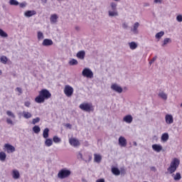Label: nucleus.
<instances>
[{
	"label": "nucleus",
	"instance_id": "f257e3e1",
	"mask_svg": "<svg viewBox=\"0 0 182 182\" xmlns=\"http://www.w3.org/2000/svg\"><path fill=\"white\" fill-rule=\"evenodd\" d=\"M50 97H52L50 92L46 89H43L39 92L38 96L35 98V102L36 103H45V100H48Z\"/></svg>",
	"mask_w": 182,
	"mask_h": 182
},
{
	"label": "nucleus",
	"instance_id": "f03ea898",
	"mask_svg": "<svg viewBox=\"0 0 182 182\" xmlns=\"http://www.w3.org/2000/svg\"><path fill=\"white\" fill-rule=\"evenodd\" d=\"M179 166H180V159L177 158H174L171 162L170 166L167 168V170L170 174H173V173H176Z\"/></svg>",
	"mask_w": 182,
	"mask_h": 182
},
{
	"label": "nucleus",
	"instance_id": "7ed1b4c3",
	"mask_svg": "<svg viewBox=\"0 0 182 182\" xmlns=\"http://www.w3.org/2000/svg\"><path fill=\"white\" fill-rule=\"evenodd\" d=\"M70 174H72V171L66 168H64L58 171V178L60 180L69 178V177H70Z\"/></svg>",
	"mask_w": 182,
	"mask_h": 182
},
{
	"label": "nucleus",
	"instance_id": "20e7f679",
	"mask_svg": "<svg viewBox=\"0 0 182 182\" xmlns=\"http://www.w3.org/2000/svg\"><path fill=\"white\" fill-rule=\"evenodd\" d=\"M108 16H119V12L117 11V4L114 2L110 3V9L108 10Z\"/></svg>",
	"mask_w": 182,
	"mask_h": 182
},
{
	"label": "nucleus",
	"instance_id": "39448f33",
	"mask_svg": "<svg viewBox=\"0 0 182 182\" xmlns=\"http://www.w3.org/2000/svg\"><path fill=\"white\" fill-rule=\"evenodd\" d=\"M79 108L83 112H87V113H90V112H93V110H95L93 105L88 102H83L80 104L79 105Z\"/></svg>",
	"mask_w": 182,
	"mask_h": 182
},
{
	"label": "nucleus",
	"instance_id": "423d86ee",
	"mask_svg": "<svg viewBox=\"0 0 182 182\" xmlns=\"http://www.w3.org/2000/svg\"><path fill=\"white\" fill-rule=\"evenodd\" d=\"M82 75L88 79H93V71L90 68H85L82 72Z\"/></svg>",
	"mask_w": 182,
	"mask_h": 182
},
{
	"label": "nucleus",
	"instance_id": "0eeeda50",
	"mask_svg": "<svg viewBox=\"0 0 182 182\" xmlns=\"http://www.w3.org/2000/svg\"><path fill=\"white\" fill-rule=\"evenodd\" d=\"M85 156H87V158H84L83 157V154H81V152H78V154H77V159H78V160H82L83 161H85V163H89L90 161H92V155L86 153L85 154Z\"/></svg>",
	"mask_w": 182,
	"mask_h": 182
},
{
	"label": "nucleus",
	"instance_id": "6e6552de",
	"mask_svg": "<svg viewBox=\"0 0 182 182\" xmlns=\"http://www.w3.org/2000/svg\"><path fill=\"white\" fill-rule=\"evenodd\" d=\"M73 87L70 85H65L64 88V93L67 97H70L73 95Z\"/></svg>",
	"mask_w": 182,
	"mask_h": 182
},
{
	"label": "nucleus",
	"instance_id": "1a4fd4ad",
	"mask_svg": "<svg viewBox=\"0 0 182 182\" xmlns=\"http://www.w3.org/2000/svg\"><path fill=\"white\" fill-rule=\"evenodd\" d=\"M112 90H114V92H116L117 93H122L123 92V88L120 87L117 83H114L111 85Z\"/></svg>",
	"mask_w": 182,
	"mask_h": 182
},
{
	"label": "nucleus",
	"instance_id": "9d476101",
	"mask_svg": "<svg viewBox=\"0 0 182 182\" xmlns=\"http://www.w3.org/2000/svg\"><path fill=\"white\" fill-rule=\"evenodd\" d=\"M58 19H59V16H58V14H51L50 16V22L52 25H55V23H58Z\"/></svg>",
	"mask_w": 182,
	"mask_h": 182
},
{
	"label": "nucleus",
	"instance_id": "9b49d317",
	"mask_svg": "<svg viewBox=\"0 0 182 182\" xmlns=\"http://www.w3.org/2000/svg\"><path fill=\"white\" fill-rule=\"evenodd\" d=\"M69 143L70 146H73V147H77V146H80V142L76 138L70 139Z\"/></svg>",
	"mask_w": 182,
	"mask_h": 182
},
{
	"label": "nucleus",
	"instance_id": "f8f14e48",
	"mask_svg": "<svg viewBox=\"0 0 182 182\" xmlns=\"http://www.w3.org/2000/svg\"><path fill=\"white\" fill-rule=\"evenodd\" d=\"M165 120H166V124H172V123H173L174 122V119L173 118V115L167 114L165 116Z\"/></svg>",
	"mask_w": 182,
	"mask_h": 182
},
{
	"label": "nucleus",
	"instance_id": "ddd939ff",
	"mask_svg": "<svg viewBox=\"0 0 182 182\" xmlns=\"http://www.w3.org/2000/svg\"><path fill=\"white\" fill-rule=\"evenodd\" d=\"M119 144L121 147H126L127 146V140L124 136H119Z\"/></svg>",
	"mask_w": 182,
	"mask_h": 182
},
{
	"label": "nucleus",
	"instance_id": "4468645a",
	"mask_svg": "<svg viewBox=\"0 0 182 182\" xmlns=\"http://www.w3.org/2000/svg\"><path fill=\"white\" fill-rule=\"evenodd\" d=\"M152 150H154V151H156V153H160V151L163 150V146L157 144H153Z\"/></svg>",
	"mask_w": 182,
	"mask_h": 182
},
{
	"label": "nucleus",
	"instance_id": "2eb2a0df",
	"mask_svg": "<svg viewBox=\"0 0 182 182\" xmlns=\"http://www.w3.org/2000/svg\"><path fill=\"white\" fill-rule=\"evenodd\" d=\"M12 178L14 179V180H18V178H21V173H19V171H18L17 169H14L12 171Z\"/></svg>",
	"mask_w": 182,
	"mask_h": 182
},
{
	"label": "nucleus",
	"instance_id": "dca6fc26",
	"mask_svg": "<svg viewBox=\"0 0 182 182\" xmlns=\"http://www.w3.org/2000/svg\"><path fill=\"white\" fill-rule=\"evenodd\" d=\"M33 15H36V11L35 10H28L24 13L26 18H31V16H33Z\"/></svg>",
	"mask_w": 182,
	"mask_h": 182
},
{
	"label": "nucleus",
	"instance_id": "f3484780",
	"mask_svg": "<svg viewBox=\"0 0 182 182\" xmlns=\"http://www.w3.org/2000/svg\"><path fill=\"white\" fill-rule=\"evenodd\" d=\"M43 46H52L53 41L49 38H45L42 43Z\"/></svg>",
	"mask_w": 182,
	"mask_h": 182
},
{
	"label": "nucleus",
	"instance_id": "a211bd4d",
	"mask_svg": "<svg viewBox=\"0 0 182 182\" xmlns=\"http://www.w3.org/2000/svg\"><path fill=\"white\" fill-rule=\"evenodd\" d=\"M4 147L6 149L7 153H14V151H15V146L9 144H6Z\"/></svg>",
	"mask_w": 182,
	"mask_h": 182
},
{
	"label": "nucleus",
	"instance_id": "6ab92c4d",
	"mask_svg": "<svg viewBox=\"0 0 182 182\" xmlns=\"http://www.w3.org/2000/svg\"><path fill=\"white\" fill-rule=\"evenodd\" d=\"M139 26H140V23H139V22H136L133 26V28L131 29L132 32H133V33H134L135 35H137V33H139V30H137L139 28Z\"/></svg>",
	"mask_w": 182,
	"mask_h": 182
},
{
	"label": "nucleus",
	"instance_id": "aec40b11",
	"mask_svg": "<svg viewBox=\"0 0 182 182\" xmlns=\"http://www.w3.org/2000/svg\"><path fill=\"white\" fill-rule=\"evenodd\" d=\"M123 122H125V123L130 124L132 122H133V117L130 114H128L123 118Z\"/></svg>",
	"mask_w": 182,
	"mask_h": 182
},
{
	"label": "nucleus",
	"instance_id": "412c9836",
	"mask_svg": "<svg viewBox=\"0 0 182 182\" xmlns=\"http://www.w3.org/2000/svg\"><path fill=\"white\" fill-rule=\"evenodd\" d=\"M172 177L175 181H180L181 180V173L177 172L176 174L173 173Z\"/></svg>",
	"mask_w": 182,
	"mask_h": 182
},
{
	"label": "nucleus",
	"instance_id": "4be33fe9",
	"mask_svg": "<svg viewBox=\"0 0 182 182\" xmlns=\"http://www.w3.org/2000/svg\"><path fill=\"white\" fill-rule=\"evenodd\" d=\"M86 55V53L85 52V50H80L77 53V58L78 59H81L83 60L85 59V56Z\"/></svg>",
	"mask_w": 182,
	"mask_h": 182
},
{
	"label": "nucleus",
	"instance_id": "5701e85b",
	"mask_svg": "<svg viewBox=\"0 0 182 182\" xmlns=\"http://www.w3.org/2000/svg\"><path fill=\"white\" fill-rule=\"evenodd\" d=\"M128 45L129 46V49H131V50H134V49H137V43L134 41H132V42L129 43Z\"/></svg>",
	"mask_w": 182,
	"mask_h": 182
},
{
	"label": "nucleus",
	"instance_id": "b1692460",
	"mask_svg": "<svg viewBox=\"0 0 182 182\" xmlns=\"http://www.w3.org/2000/svg\"><path fill=\"white\" fill-rule=\"evenodd\" d=\"M94 161L95 163H100L102 161V156L100 154H94Z\"/></svg>",
	"mask_w": 182,
	"mask_h": 182
},
{
	"label": "nucleus",
	"instance_id": "393cba45",
	"mask_svg": "<svg viewBox=\"0 0 182 182\" xmlns=\"http://www.w3.org/2000/svg\"><path fill=\"white\" fill-rule=\"evenodd\" d=\"M111 171L114 176H120V170L119 169V168L112 167Z\"/></svg>",
	"mask_w": 182,
	"mask_h": 182
},
{
	"label": "nucleus",
	"instance_id": "a878e982",
	"mask_svg": "<svg viewBox=\"0 0 182 182\" xmlns=\"http://www.w3.org/2000/svg\"><path fill=\"white\" fill-rule=\"evenodd\" d=\"M169 136L168 133H164L161 135V141H164V143H166L168 140Z\"/></svg>",
	"mask_w": 182,
	"mask_h": 182
},
{
	"label": "nucleus",
	"instance_id": "bb28decb",
	"mask_svg": "<svg viewBox=\"0 0 182 182\" xmlns=\"http://www.w3.org/2000/svg\"><path fill=\"white\" fill-rule=\"evenodd\" d=\"M43 137L44 139H48L49 137V128H45L43 132Z\"/></svg>",
	"mask_w": 182,
	"mask_h": 182
},
{
	"label": "nucleus",
	"instance_id": "cd10ccee",
	"mask_svg": "<svg viewBox=\"0 0 182 182\" xmlns=\"http://www.w3.org/2000/svg\"><path fill=\"white\" fill-rule=\"evenodd\" d=\"M52 144H53V141H52V139L46 138V139L45 141V145L47 147H50V146H52Z\"/></svg>",
	"mask_w": 182,
	"mask_h": 182
},
{
	"label": "nucleus",
	"instance_id": "c85d7f7f",
	"mask_svg": "<svg viewBox=\"0 0 182 182\" xmlns=\"http://www.w3.org/2000/svg\"><path fill=\"white\" fill-rule=\"evenodd\" d=\"M23 117H24V119H31V117H32V114L31 112L23 111Z\"/></svg>",
	"mask_w": 182,
	"mask_h": 182
},
{
	"label": "nucleus",
	"instance_id": "c756f323",
	"mask_svg": "<svg viewBox=\"0 0 182 182\" xmlns=\"http://www.w3.org/2000/svg\"><path fill=\"white\" fill-rule=\"evenodd\" d=\"M6 160V154L4 151L0 152V161H5Z\"/></svg>",
	"mask_w": 182,
	"mask_h": 182
},
{
	"label": "nucleus",
	"instance_id": "7c9ffc66",
	"mask_svg": "<svg viewBox=\"0 0 182 182\" xmlns=\"http://www.w3.org/2000/svg\"><path fill=\"white\" fill-rule=\"evenodd\" d=\"M33 132L36 134H38V133H41V127H39V126L36 125L33 127Z\"/></svg>",
	"mask_w": 182,
	"mask_h": 182
},
{
	"label": "nucleus",
	"instance_id": "2f4dec72",
	"mask_svg": "<svg viewBox=\"0 0 182 182\" xmlns=\"http://www.w3.org/2000/svg\"><path fill=\"white\" fill-rule=\"evenodd\" d=\"M159 96L164 100H167V94H166V92H159Z\"/></svg>",
	"mask_w": 182,
	"mask_h": 182
},
{
	"label": "nucleus",
	"instance_id": "473e14b6",
	"mask_svg": "<svg viewBox=\"0 0 182 182\" xmlns=\"http://www.w3.org/2000/svg\"><path fill=\"white\" fill-rule=\"evenodd\" d=\"M9 5L14 6H18L19 5V1L16 0H10L9 2Z\"/></svg>",
	"mask_w": 182,
	"mask_h": 182
},
{
	"label": "nucleus",
	"instance_id": "72a5a7b5",
	"mask_svg": "<svg viewBox=\"0 0 182 182\" xmlns=\"http://www.w3.org/2000/svg\"><path fill=\"white\" fill-rule=\"evenodd\" d=\"M37 38L38 41H42V39L45 38V36H43V33H42L41 31H38Z\"/></svg>",
	"mask_w": 182,
	"mask_h": 182
},
{
	"label": "nucleus",
	"instance_id": "f704fd0d",
	"mask_svg": "<svg viewBox=\"0 0 182 182\" xmlns=\"http://www.w3.org/2000/svg\"><path fill=\"white\" fill-rule=\"evenodd\" d=\"M168 43H171V38H166L164 40V43L161 46H166Z\"/></svg>",
	"mask_w": 182,
	"mask_h": 182
},
{
	"label": "nucleus",
	"instance_id": "c9c22d12",
	"mask_svg": "<svg viewBox=\"0 0 182 182\" xmlns=\"http://www.w3.org/2000/svg\"><path fill=\"white\" fill-rule=\"evenodd\" d=\"M0 60L1 62V63H3L4 65H6L7 62H8V58H6V56H1L0 58Z\"/></svg>",
	"mask_w": 182,
	"mask_h": 182
},
{
	"label": "nucleus",
	"instance_id": "e433bc0d",
	"mask_svg": "<svg viewBox=\"0 0 182 182\" xmlns=\"http://www.w3.org/2000/svg\"><path fill=\"white\" fill-rule=\"evenodd\" d=\"M6 114L11 119H15V117H16V116H15V114H14V112H12L11 111H9V110L6 111Z\"/></svg>",
	"mask_w": 182,
	"mask_h": 182
},
{
	"label": "nucleus",
	"instance_id": "4c0bfd02",
	"mask_svg": "<svg viewBox=\"0 0 182 182\" xmlns=\"http://www.w3.org/2000/svg\"><path fill=\"white\" fill-rule=\"evenodd\" d=\"M162 36H164V31L159 32L155 36L156 39H161Z\"/></svg>",
	"mask_w": 182,
	"mask_h": 182
},
{
	"label": "nucleus",
	"instance_id": "58836bf2",
	"mask_svg": "<svg viewBox=\"0 0 182 182\" xmlns=\"http://www.w3.org/2000/svg\"><path fill=\"white\" fill-rule=\"evenodd\" d=\"M0 36H1V38H8V33L0 28Z\"/></svg>",
	"mask_w": 182,
	"mask_h": 182
},
{
	"label": "nucleus",
	"instance_id": "ea45409f",
	"mask_svg": "<svg viewBox=\"0 0 182 182\" xmlns=\"http://www.w3.org/2000/svg\"><path fill=\"white\" fill-rule=\"evenodd\" d=\"M69 65L71 66H75V65H77V60L72 59L69 61Z\"/></svg>",
	"mask_w": 182,
	"mask_h": 182
},
{
	"label": "nucleus",
	"instance_id": "a19ab883",
	"mask_svg": "<svg viewBox=\"0 0 182 182\" xmlns=\"http://www.w3.org/2000/svg\"><path fill=\"white\" fill-rule=\"evenodd\" d=\"M53 140L54 143H60V141H62L60 138H59L58 136H54L53 138Z\"/></svg>",
	"mask_w": 182,
	"mask_h": 182
},
{
	"label": "nucleus",
	"instance_id": "79ce46f5",
	"mask_svg": "<svg viewBox=\"0 0 182 182\" xmlns=\"http://www.w3.org/2000/svg\"><path fill=\"white\" fill-rule=\"evenodd\" d=\"M39 122H41V118L39 117L34 118L32 120V124H36V123H39Z\"/></svg>",
	"mask_w": 182,
	"mask_h": 182
},
{
	"label": "nucleus",
	"instance_id": "37998d69",
	"mask_svg": "<svg viewBox=\"0 0 182 182\" xmlns=\"http://www.w3.org/2000/svg\"><path fill=\"white\" fill-rule=\"evenodd\" d=\"M6 123L7 124L14 125V121H12V119H11L10 118H6Z\"/></svg>",
	"mask_w": 182,
	"mask_h": 182
},
{
	"label": "nucleus",
	"instance_id": "c03bdc74",
	"mask_svg": "<svg viewBox=\"0 0 182 182\" xmlns=\"http://www.w3.org/2000/svg\"><path fill=\"white\" fill-rule=\"evenodd\" d=\"M156 60H157V55H156L155 57H154V58L149 61V65H151L152 63H154V62H156Z\"/></svg>",
	"mask_w": 182,
	"mask_h": 182
},
{
	"label": "nucleus",
	"instance_id": "a18cd8bd",
	"mask_svg": "<svg viewBox=\"0 0 182 182\" xmlns=\"http://www.w3.org/2000/svg\"><path fill=\"white\" fill-rule=\"evenodd\" d=\"M18 5H19L20 8H25V7H26V1L20 3Z\"/></svg>",
	"mask_w": 182,
	"mask_h": 182
},
{
	"label": "nucleus",
	"instance_id": "49530a36",
	"mask_svg": "<svg viewBox=\"0 0 182 182\" xmlns=\"http://www.w3.org/2000/svg\"><path fill=\"white\" fill-rule=\"evenodd\" d=\"M119 171H120V174L122 175L126 174V169L124 168H120Z\"/></svg>",
	"mask_w": 182,
	"mask_h": 182
},
{
	"label": "nucleus",
	"instance_id": "de8ad7c7",
	"mask_svg": "<svg viewBox=\"0 0 182 182\" xmlns=\"http://www.w3.org/2000/svg\"><path fill=\"white\" fill-rule=\"evenodd\" d=\"M176 21H177L178 22H182V16H181V15H178V16H176Z\"/></svg>",
	"mask_w": 182,
	"mask_h": 182
},
{
	"label": "nucleus",
	"instance_id": "09e8293b",
	"mask_svg": "<svg viewBox=\"0 0 182 182\" xmlns=\"http://www.w3.org/2000/svg\"><path fill=\"white\" fill-rule=\"evenodd\" d=\"M122 28L124 29H127V28H129V26L126 23H122Z\"/></svg>",
	"mask_w": 182,
	"mask_h": 182
},
{
	"label": "nucleus",
	"instance_id": "8fccbe9b",
	"mask_svg": "<svg viewBox=\"0 0 182 182\" xmlns=\"http://www.w3.org/2000/svg\"><path fill=\"white\" fill-rule=\"evenodd\" d=\"M24 105L26 107H29L31 106V102L29 101H27L24 103Z\"/></svg>",
	"mask_w": 182,
	"mask_h": 182
},
{
	"label": "nucleus",
	"instance_id": "3c124183",
	"mask_svg": "<svg viewBox=\"0 0 182 182\" xmlns=\"http://www.w3.org/2000/svg\"><path fill=\"white\" fill-rule=\"evenodd\" d=\"M16 90H17V92H18V93H22V88L16 87Z\"/></svg>",
	"mask_w": 182,
	"mask_h": 182
},
{
	"label": "nucleus",
	"instance_id": "603ef678",
	"mask_svg": "<svg viewBox=\"0 0 182 182\" xmlns=\"http://www.w3.org/2000/svg\"><path fill=\"white\" fill-rule=\"evenodd\" d=\"M96 182H105V178H100L96 181Z\"/></svg>",
	"mask_w": 182,
	"mask_h": 182
},
{
	"label": "nucleus",
	"instance_id": "864d4df0",
	"mask_svg": "<svg viewBox=\"0 0 182 182\" xmlns=\"http://www.w3.org/2000/svg\"><path fill=\"white\" fill-rule=\"evenodd\" d=\"M154 4H161V0H154Z\"/></svg>",
	"mask_w": 182,
	"mask_h": 182
},
{
	"label": "nucleus",
	"instance_id": "5fc2aeb1",
	"mask_svg": "<svg viewBox=\"0 0 182 182\" xmlns=\"http://www.w3.org/2000/svg\"><path fill=\"white\" fill-rule=\"evenodd\" d=\"M151 170L152 171H156V166H151Z\"/></svg>",
	"mask_w": 182,
	"mask_h": 182
},
{
	"label": "nucleus",
	"instance_id": "6e6d98bb",
	"mask_svg": "<svg viewBox=\"0 0 182 182\" xmlns=\"http://www.w3.org/2000/svg\"><path fill=\"white\" fill-rule=\"evenodd\" d=\"M41 1L43 2V4H46V2H48V0H41Z\"/></svg>",
	"mask_w": 182,
	"mask_h": 182
},
{
	"label": "nucleus",
	"instance_id": "4d7b16f0",
	"mask_svg": "<svg viewBox=\"0 0 182 182\" xmlns=\"http://www.w3.org/2000/svg\"><path fill=\"white\" fill-rule=\"evenodd\" d=\"M133 144H134V146H137V142L134 141V142H133Z\"/></svg>",
	"mask_w": 182,
	"mask_h": 182
},
{
	"label": "nucleus",
	"instance_id": "13d9d810",
	"mask_svg": "<svg viewBox=\"0 0 182 182\" xmlns=\"http://www.w3.org/2000/svg\"><path fill=\"white\" fill-rule=\"evenodd\" d=\"M84 159H87V160H89V156L84 155Z\"/></svg>",
	"mask_w": 182,
	"mask_h": 182
},
{
	"label": "nucleus",
	"instance_id": "bf43d9fd",
	"mask_svg": "<svg viewBox=\"0 0 182 182\" xmlns=\"http://www.w3.org/2000/svg\"><path fill=\"white\" fill-rule=\"evenodd\" d=\"M2 75V70H0V76Z\"/></svg>",
	"mask_w": 182,
	"mask_h": 182
},
{
	"label": "nucleus",
	"instance_id": "052dcab7",
	"mask_svg": "<svg viewBox=\"0 0 182 182\" xmlns=\"http://www.w3.org/2000/svg\"><path fill=\"white\" fill-rule=\"evenodd\" d=\"M114 1H115V2H119V1H120V0H114Z\"/></svg>",
	"mask_w": 182,
	"mask_h": 182
},
{
	"label": "nucleus",
	"instance_id": "680f3d73",
	"mask_svg": "<svg viewBox=\"0 0 182 182\" xmlns=\"http://www.w3.org/2000/svg\"><path fill=\"white\" fill-rule=\"evenodd\" d=\"M67 126H68V127L70 126V124H67Z\"/></svg>",
	"mask_w": 182,
	"mask_h": 182
},
{
	"label": "nucleus",
	"instance_id": "e2e57ef3",
	"mask_svg": "<svg viewBox=\"0 0 182 182\" xmlns=\"http://www.w3.org/2000/svg\"><path fill=\"white\" fill-rule=\"evenodd\" d=\"M181 107H182V103L181 104Z\"/></svg>",
	"mask_w": 182,
	"mask_h": 182
}]
</instances>
